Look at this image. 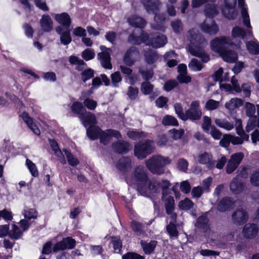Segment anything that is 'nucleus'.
I'll return each instance as SVG.
<instances>
[{
	"instance_id": "nucleus-1",
	"label": "nucleus",
	"mask_w": 259,
	"mask_h": 259,
	"mask_svg": "<svg viewBox=\"0 0 259 259\" xmlns=\"http://www.w3.org/2000/svg\"><path fill=\"white\" fill-rule=\"evenodd\" d=\"M126 183L130 185H135L140 194L145 197H151L159 191L158 186L161 180H149L146 170L142 166H138L134 170V175L125 178Z\"/></svg>"
},
{
	"instance_id": "nucleus-2",
	"label": "nucleus",
	"mask_w": 259,
	"mask_h": 259,
	"mask_svg": "<svg viewBox=\"0 0 259 259\" xmlns=\"http://www.w3.org/2000/svg\"><path fill=\"white\" fill-rule=\"evenodd\" d=\"M246 31L238 27H234L232 30V37L226 36H221L216 37L210 42V47L211 50L219 55L226 49L229 46H232L235 45L233 39L236 38H240L242 39H248L253 37L252 27H246Z\"/></svg>"
},
{
	"instance_id": "nucleus-3",
	"label": "nucleus",
	"mask_w": 259,
	"mask_h": 259,
	"mask_svg": "<svg viewBox=\"0 0 259 259\" xmlns=\"http://www.w3.org/2000/svg\"><path fill=\"white\" fill-rule=\"evenodd\" d=\"M188 44L187 50L193 56L201 58L202 62H207L210 58L209 55L205 53L204 48L207 46L206 39L196 29H191L187 33Z\"/></svg>"
},
{
	"instance_id": "nucleus-4",
	"label": "nucleus",
	"mask_w": 259,
	"mask_h": 259,
	"mask_svg": "<svg viewBox=\"0 0 259 259\" xmlns=\"http://www.w3.org/2000/svg\"><path fill=\"white\" fill-rule=\"evenodd\" d=\"M138 34L137 31L129 36L128 41L134 45H139L144 43L146 45L150 46L153 48H158L163 47L167 42V39L165 35L162 34L157 33L151 34L150 35L144 32L142 30H138Z\"/></svg>"
},
{
	"instance_id": "nucleus-5",
	"label": "nucleus",
	"mask_w": 259,
	"mask_h": 259,
	"mask_svg": "<svg viewBox=\"0 0 259 259\" xmlns=\"http://www.w3.org/2000/svg\"><path fill=\"white\" fill-rule=\"evenodd\" d=\"M88 137L92 140L100 138V141L104 145H106L111 140L112 137L116 139L121 138V135L118 131L114 130H107L102 131L96 126H90L87 130Z\"/></svg>"
},
{
	"instance_id": "nucleus-6",
	"label": "nucleus",
	"mask_w": 259,
	"mask_h": 259,
	"mask_svg": "<svg viewBox=\"0 0 259 259\" xmlns=\"http://www.w3.org/2000/svg\"><path fill=\"white\" fill-rule=\"evenodd\" d=\"M170 159L167 157L155 155L145 161L148 169L153 174L161 175L164 171V167L170 164Z\"/></svg>"
},
{
	"instance_id": "nucleus-7",
	"label": "nucleus",
	"mask_w": 259,
	"mask_h": 259,
	"mask_svg": "<svg viewBox=\"0 0 259 259\" xmlns=\"http://www.w3.org/2000/svg\"><path fill=\"white\" fill-rule=\"evenodd\" d=\"M145 9L148 13L155 14L154 21L156 24H153L152 27L157 30H163L162 23L165 20V17L164 14H157L156 11L158 9L160 3L158 1H153L152 0H142L141 2Z\"/></svg>"
},
{
	"instance_id": "nucleus-8",
	"label": "nucleus",
	"mask_w": 259,
	"mask_h": 259,
	"mask_svg": "<svg viewBox=\"0 0 259 259\" xmlns=\"http://www.w3.org/2000/svg\"><path fill=\"white\" fill-rule=\"evenodd\" d=\"M170 186L169 182L166 180H161L160 185L158 186L159 188L158 192L150 198L156 197L159 194L160 191H162V200L164 202L165 207L166 213H171L175 208V200L174 197L171 196H167V192L169 187Z\"/></svg>"
},
{
	"instance_id": "nucleus-9",
	"label": "nucleus",
	"mask_w": 259,
	"mask_h": 259,
	"mask_svg": "<svg viewBox=\"0 0 259 259\" xmlns=\"http://www.w3.org/2000/svg\"><path fill=\"white\" fill-rule=\"evenodd\" d=\"M153 142L147 141L143 144H138L135 146V155L139 159L145 158L153 150Z\"/></svg>"
},
{
	"instance_id": "nucleus-10",
	"label": "nucleus",
	"mask_w": 259,
	"mask_h": 259,
	"mask_svg": "<svg viewBox=\"0 0 259 259\" xmlns=\"http://www.w3.org/2000/svg\"><path fill=\"white\" fill-rule=\"evenodd\" d=\"M101 52L98 54V58L102 66L106 69H111L112 68L111 63V50L107 48L104 46L100 47Z\"/></svg>"
},
{
	"instance_id": "nucleus-11",
	"label": "nucleus",
	"mask_w": 259,
	"mask_h": 259,
	"mask_svg": "<svg viewBox=\"0 0 259 259\" xmlns=\"http://www.w3.org/2000/svg\"><path fill=\"white\" fill-rule=\"evenodd\" d=\"M245 128L247 132L254 130L251 134V140L253 143L259 141V117L254 116L250 117Z\"/></svg>"
},
{
	"instance_id": "nucleus-12",
	"label": "nucleus",
	"mask_w": 259,
	"mask_h": 259,
	"mask_svg": "<svg viewBox=\"0 0 259 259\" xmlns=\"http://www.w3.org/2000/svg\"><path fill=\"white\" fill-rule=\"evenodd\" d=\"M202 112L200 108L199 102L193 101L190 105V108L186 111L185 120L189 119L191 120H197L200 119Z\"/></svg>"
},
{
	"instance_id": "nucleus-13",
	"label": "nucleus",
	"mask_w": 259,
	"mask_h": 259,
	"mask_svg": "<svg viewBox=\"0 0 259 259\" xmlns=\"http://www.w3.org/2000/svg\"><path fill=\"white\" fill-rule=\"evenodd\" d=\"M224 7L222 8L223 14L229 19H235L238 15L235 9L236 0H224Z\"/></svg>"
},
{
	"instance_id": "nucleus-14",
	"label": "nucleus",
	"mask_w": 259,
	"mask_h": 259,
	"mask_svg": "<svg viewBox=\"0 0 259 259\" xmlns=\"http://www.w3.org/2000/svg\"><path fill=\"white\" fill-rule=\"evenodd\" d=\"M244 154L241 152L233 154L231 158L228 161L226 172L228 174H231L233 172L238 166L240 163L243 158Z\"/></svg>"
},
{
	"instance_id": "nucleus-15",
	"label": "nucleus",
	"mask_w": 259,
	"mask_h": 259,
	"mask_svg": "<svg viewBox=\"0 0 259 259\" xmlns=\"http://www.w3.org/2000/svg\"><path fill=\"white\" fill-rule=\"evenodd\" d=\"M139 58V52L136 47H133L126 52L123 60L125 64L132 66Z\"/></svg>"
},
{
	"instance_id": "nucleus-16",
	"label": "nucleus",
	"mask_w": 259,
	"mask_h": 259,
	"mask_svg": "<svg viewBox=\"0 0 259 259\" xmlns=\"http://www.w3.org/2000/svg\"><path fill=\"white\" fill-rule=\"evenodd\" d=\"M75 245V241L71 237H67L64 238L61 241L56 243L54 247L53 250L57 252L59 250H63L66 249H72Z\"/></svg>"
},
{
	"instance_id": "nucleus-17",
	"label": "nucleus",
	"mask_w": 259,
	"mask_h": 259,
	"mask_svg": "<svg viewBox=\"0 0 259 259\" xmlns=\"http://www.w3.org/2000/svg\"><path fill=\"white\" fill-rule=\"evenodd\" d=\"M202 31L210 35L216 34L219 31V27L216 23L212 20H205L200 25Z\"/></svg>"
},
{
	"instance_id": "nucleus-18",
	"label": "nucleus",
	"mask_w": 259,
	"mask_h": 259,
	"mask_svg": "<svg viewBox=\"0 0 259 259\" xmlns=\"http://www.w3.org/2000/svg\"><path fill=\"white\" fill-rule=\"evenodd\" d=\"M195 226L196 228L200 229L201 231L205 233L206 235H209L210 234V229L206 215H203L199 217Z\"/></svg>"
},
{
	"instance_id": "nucleus-19",
	"label": "nucleus",
	"mask_w": 259,
	"mask_h": 259,
	"mask_svg": "<svg viewBox=\"0 0 259 259\" xmlns=\"http://www.w3.org/2000/svg\"><path fill=\"white\" fill-rule=\"evenodd\" d=\"M258 232V228L254 224H247L242 230L243 236L246 238H254Z\"/></svg>"
},
{
	"instance_id": "nucleus-20",
	"label": "nucleus",
	"mask_w": 259,
	"mask_h": 259,
	"mask_svg": "<svg viewBox=\"0 0 259 259\" xmlns=\"http://www.w3.org/2000/svg\"><path fill=\"white\" fill-rule=\"evenodd\" d=\"M232 217L234 224L240 225L247 221L248 215L244 209H238L232 214Z\"/></svg>"
},
{
	"instance_id": "nucleus-21",
	"label": "nucleus",
	"mask_w": 259,
	"mask_h": 259,
	"mask_svg": "<svg viewBox=\"0 0 259 259\" xmlns=\"http://www.w3.org/2000/svg\"><path fill=\"white\" fill-rule=\"evenodd\" d=\"M55 20L61 25L58 27H62L64 29H69L71 23V20L69 15L66 13H62L60 14H56Z\"/></svg>"
},
{
	"instance_id": "nucleus-22",
	"label": "nucleus",
	"mask_w": 259,
	"mask_h": 259,
	"mask_svg": "<svg viewBox=\"0 0 259 259\" xmlns=\"http://www.w3.org/2000/svg\"><path fill=\"white\" fill-rule=\"evenodd\" d=\"M56 31L60 35V41L62 44L68 45L71 42L72 39L70 28L64 29L62 27H57Z\"/></svg>"
},
{
	"instance_id": "nucleus-23",
	"label": "nucleus",
	"mask_w": 259,
	"mask_h": 259,
	"mask_svg": "<svg viewBox=\"0 0 259 259\" xmlns=\"http://www.w3.org/2000/svg\"><path fill=\"white\" fill-rule=\"evenodd\" d=\"M243 100L240 98H234L226 102L225 107L228 110L230 114H232L234 111L243 105Z\"/></svg>"
},
{
	"instance_id": "nucleus-24",
	"label": "nucleus",
	"mask_w": 259,
	"mask_h": 259,
	"mask_svg": "<svg viewBox=\"0 0 259 259\" xmlns=\"http://www.w3.org/2000/svg\"><path fill=\"white\" fill-rule=\"evenodd\" d=\"M41 29L45 32H50L53 28V22L51 17L48 14H44L40 20Z\"/></svg>"
},
{
	"instance_id": "nucleus-25",
	"label": "nucleus",
	"mask_w": 259,
	"mask_h": 259,
	"mask_svg": "<svg viewBox=\"0 0 259 259\" xmlns=\"http://www.w3.org/2000/svg\"><path fill=\"white\" fill-rule=\"evenodd\" d=\"M238 6L241 9V15L244 25L246 27H249L251 28V25L250 22V18L249 15L247 13V8L246 5L245 4L244 0H238Z\"/></svg>"
},
{
	"instance_id": "nucleus-26",
	"label": "nucleus",
	"mask_w": 259,
	"mask_h": 259,
	"mask_svg": "<svg viewBox=\"0 0 259 259\" xmlns=\"http://www.w3.org/2000/svg\"><path fill=\"white\" fill-rule=\"evenodd\" d=\"M112 148L118 153H123L132 149V146L125 141H119L112 145Z\"/></svg>"
},
{
	"instance_id": "nucleus-27",
	"label": "nucleus",
	"mask_w": 259,
	"mask_h": 259,
	"mask_svg": "<svg viewBox=\"0 0 259 259\" xmlns=\"http://www.w3.org/2000/svg\"><path fill=\"white\" fill-rule=\"evenodd\" d=\"M23 120L26 123L28 127L36 135H39L40 131L37 127L36 124L33 122L32 118L26 112H23L21 115Z\"/></svg>"
},
{
	"instance_id": "nucleus-28",
	"label": "nucleus",
	"mask_w": 259,
	"mask_h": 259,
	"mask_svg": "<svg viewBox=\"0 0 259 259\" xmlns=\"http://www.w3.org/2000/svg\"><path fill=\"white\" fill-rule=\"evenodd\" d=\"M81 120L84 126L91 125L96 123L95 115L90 112L85 111L80 117Z\"/></svg>"
},
{
	"instance_id": "nucleus-29",
	"label": "nucleus",
	"mask_w": 259,
	"mask_h": 259,
	"mask_svg": "<svg viewBox=\"0 0 259 259\" xmlns=\"http://www.w3.org/2000/svg\"><path fill=\"white\" fill-rule=\"evenodd\" d=\"M220 55L223 60L228 63H234L237 60L238 55L237 53L232 50L226 49Z\"/></svg>"
},
{
	"instance_id": "nucleus-30",
	"label": "nucleus",
	"mask_w": 259,
	"mask_h": 259,
	"mask_svg": "<svg viewBox=\"0 0 259 259\" xmlns=\"http://www.w3.org/2000/svg\"><path fill=\"white\" fill-rule=\"evenodd\" d=\"M234 206V202L230 197H225L221 200L218 204V209L220 211L229 210Z\"/></svg>"
},
{
	"instance_id": "nucleus-31",
	"label": "nucleus",
	"mask_w": 259,
	"mask_h": 259,
	"mask_svg": "<svg viewBox=\"0 0 259 259\" xmlns=\"http://www.w3.org/2000/svg\"><path fill=\"white\" fill-rule=\"evenodd\" d=\"M127 21L130 25L135 27L144 28L146 25L145 20L136 15H133L128 18Z\"/></svg>"
},
{
	"instance_id": "nucleus-32",
	"label": "nucleus",
	"mask_w": 259,
	"mask_h": 259,
	"mask_svg": "<svg viewBox=\"0 0 259 259\" xmlns=\"http://www.w3.org/2000/svg\"><path fill=\"white\" fill-rule=\"evenodd\" d=\"M49 143L54 154L58 157V160L60 162L63 164H65V159L63 156L62 152L60 150L56 141L54 140H49Z\"/></svg>"
},
{
	"instance_id": "nucleus-33",
	"label": "nucleus",
	"mask_w": 259,
	"mask_h": 259,
	"mask_svg": "<svg viewBox=\"0 0 259 259\" xmlns=\"http://www.w3.org/2000/svg\"><path fill=\"white\" fill-rule=\"evenodd\" d=\"M198 161L202 164H206L208 167L213 165L212 156L210 153L204 152L199 154L198 156Z\"/></svg>"
},
{
	"instance_id": "nucleus-34",
	"label": "nucleus",
	"mask_w": 259,
	"mask_h": 259,
	"mask_svg": "<svg viewBox=\"0 0 259 259\" xmlns=\"http://www.w3.org/2000/svg\"><path fill=\"white\" fill-rule=\"evenodd\" d=\"M132 161L127 157H122L119 160L116 164L117 168L122 171H127L131 167Z\"/></svg>"
},
{
	"instance_id": "nucleus-35",
	"label": "nucleus",
	"mask_w": 259,
	"mask_h": 259,
	"mask_svg": "<svg viewBox=\"0 0 259 259\" xmlns=\"http://www.w3.org/2000/svg\"><path fill=\"white\" fill-rule=\"evenodd\" d=\"M214 122L215 124L220 128L225 129L227 131H231L234 128V124L226 119L215 118Z\"/></svg>"
},
{
	"instance_id": "nucleus-36",
	"label": "nucleus",
	"mask_w": 259,
	"mask_h": 259,
	"mask_svg": "<svg viewBox=\"0 0 259 259\" xmlns=\"http://www.w3.org/2000/svg\"><path fill=\"white\" fill-rule=\"evenodd\" d=\"M204 12L207 17H213L219 12L218 9L213 3H207L205 6Z\"/></svg>"
},
{
	"instance_id": "nucleus-37",
	"label": "nucleus",
	"mask_w": 259,
	"mask_h": 259,
	"mask_svg": "<svg viewBox=\"0 0 259 259\" xmlns=\"http://www.w3.org/2000/svg\"><path fill=\"white\" fill-rule=\"evenodd\" d=\"M230 190L235 194H238L242 192L244 188L242 182L238 181L237 178H234L230 185Z\"/></svg>"
},
{
	"instance_id": "nucleus-38",
	"label": "nucleus",
	"mask_w": 259,
	"mask_h": 259,
	"mask_svg": "<svg viewBox=\"0 0 259 259\" xmlns=\"http://www.w3.org/2000/svg\"><path fill=\"white\" fill-rule=\"evenodd\" d=\"M246 47L248 52L254 55L259 54V43L255 38L246 42Z\"/></svg>"
},
{
	"instance_id": "nucleus-39",
	"label": "nucleus",
	"mask_w": 259,
	"mask_h": 259,
	"mask_svg": "<svg viewBox=\"0 0 259 259\" xmlns=\"http://www.w3.org/2000/svg\"><path fill=\"white\" fill-rule=\"evenodd\" d=\"M141 244L145 253L146 254H150L154 251L157 245V242L155 240H152L149 242L141 241Z\"/></svg>"
},
{
	"instance_id": "nucleus-40",
	"label": "nucleus",
	"mask_w": 259,
	"mask_h": 259,
	"mask_svg": "<svg viewBox=\"0 0 259 259\" xmlns=\"http://www.w3.org/2000/svg\"><path fill=\"white\" fill-rule=\"evenodd\" d=\"M240 137L230 135L231 143L233 145H241L244 141L249 139V135L243 133V134L238 135Z\"/></svg>"
},
{
	"instance_id": "nucleus-41",
	"label": "nucleus",
	"mask_w": 259,
	"mask_h": 259,
	"mask_svg": "<svg viewBox=\"0 0 259 259\" xmlns=\"http://www.w3.org/2000/svg\"><path fill=\"white\" fill-rule=\"evenodd\" d=\"M71 111L79 115V117L86 111L83 107L82 104L81 102L75 101L74 102L71 106Z\"/></svg>"
},
{
	"instance_id": "nucleus-42",
	"label": "nucleus",
	"mask_w": 259,
	"mask_h": 259,
	"mask_svg": "<svg viewBox=\"0 0 259 259\" xmlns=\"http://www.w3.org/2000/svg\"><path fill=\"white\" fill-rule=\"evenodd\" d=\"M128 137L134 140H138L147 136V134L138 131H130L127 133Z\"/></svg>"
},
{
	"instance_id": "nucleus-43",
	"label": "nucleus",
	"mask_w": 259,
	"mask_h": 259,
	"mask_svg": "<svg viewBox=\"0 0 259 259\" xmlns=\"http://www.w3.org/2000/svg\"><path fill=\"white\" fill-rule=\"evenodd\" d=\"M166 231L170 239H176L178 237L179 232L177 229L175 224L169 223L166 226Z\"/></svg>"
},
{
	"instance_id": "nucleus-44",
	"label": "nucleus",
	"mask_w": 259,
	"mask_h": 259,
	"mask_svg": "<svg viewBox=\"0 0 259 259\" xmlns=\"http://www.w3.org/2000/svg\"><path fill=\"white\" fill-rule=\"evenodd\" d=\"M146 61L148 64H152L158 59L157 55L156 52L152 50H149L145 52L144 54Z\"/></svg>"
},
{
	"instance_id": "nucleus-45",
	"label": "nucleus",
	"mask_w": 259,
	"mask_h": 259,
	"mask_svg": "<svg viewBox=\"0 0 259 259\" xmlns=\"http://www.w3.org/2000/svg\"><path fill=\"white\" fill-rule=\"evenodd\" d=\"M22 213L24 215V218L27 220L35 219L37 215L35 209L28 208L27 207H25L24 208Z\"/></svg>"
},
{
	"instance_id": "nucleus-46",
	"label": "nucleus",
	"mask_w": 259,
	"mask_h": 259,
	"mask_svg": "<svg viewBox=\"0 0 259 259\" xmlns=\"http://www.w3.org/2000/svg\"><path fill=\"white\" fill-rule=\"evenodd\" d=\"M154 86L150 82L145 81L141 84V91L146 95H150L153 92Z\"/></svg>"
},
{
	"instance_id": "nucleus-47",
	"label": "nucleus",
	"mask_w": 259,
	"mask_h": 259,
	"mask_svg": "<svg viewBox=\"0 0 259 259\" xmlns=\"http://www.w3.org/2000/svg\"><path fill=\"white\" fill-rule=\"evenodd\" d=\"M9 236L14 239H18L22 236V233L18 226L13 225L12 229L9 232Z\"/></svg>"
},
{
	"instance_id": "nucleus-48",
	"label": "nucleus",
	"mask_w": 259,
	"mask_h": 259,
	"mask_svg": "<svg viewBox=\"0 0 259 259\" xmlns=\"http://www.w3.org/2000/svg\"><path fill=\"white\" fill-rule=\"evenodd\" d=\"M189 68L193 71L201 70L203 68V65L196 59L193 58L189 64Z\"/></svg>"
},
{
	"instance_id": "nucleus-49",
	"label": "nucleus",
	"mask_w": 259,
	"mask_h": 259,
	"mask_svg": "<svg viewBox=\"0 0 259 259\" xmlns=\"http://www.w3.org/2000/svg\"><path fill=\"white\" fill-rule=\"evenodd\" d=\"M162 124L164 125H178L177 120L172 116L166 115L163 117L162 120Z\"/></svg>"
},
{
	"instance_id": "nucleus-50",
	"label": "nucleus",
	"mask_w": 259,
	"mask_h": 259,
	"mask_svg": "<svg viewBox=\"0 0 259 259\" xmlns=\"http://www.w3.org/2000/svg\"><path fill=\"white\" fill-rule=\"evenodd\" d=\"M26 165L32 176L34 177L38 176V171L36 165L34 163L30 160L27 159L26 160Z\"/></svg>"
},
{
	"instance_id": "nucleus-51",
	"label": "nucleus",
	"mask_w": 259,
	"mask_h": 259,
	"mask_svg": "<svg viewBox=\"0 0 259 259\" xmlns=\"http://www.w3.org/2000/svg\"><path fill=\"white\" fill-rule=\"evenodd\" d=\"M220 102L213 99H209L205 103V108L207 110H214L220 106Z\"/></svg>"
},
{
	"instance_id": "nucleus-52",
	"label": "nucleus",
	"mask_w": 259,
	"mask_h": 259,
	"mask_svg": "<svg viewBox=\"0 0 259 259\" xmlns=\"http://www.w3.org/2000/svg\"><path fill=\"white\" fill-rule=\"evenodd\" d=\"M193 202L188 198H186L184 200L181 201L179 203V207L180 209L183 210H189L193 206Z\"/></svg>"
},
{
	"instance_id": "nucleus-53",
	"label": "nucleus",
	"mask_w": 259,
	"mask_h": 259,
	"mask_svg": "<svg viewBox=\"0 0 259 259\" xmlns=\"http://www.w3.org/2000/svg\"><path fill=\"white\" fill-rule=\"evenodd\" d=\"M111 242L115 253H120L122 247L121 240L118 237H113L111 238Z\"/></svg>"
},
{
	"instance_id": "nucleus-54",
	"label": "nucleus",
	"mask_w": 259,
	"mask_h": 259,
	"mask_svg": "<svg viewBox=\"0 0 259 259\" xmlns=\"http://www.w3.org/2000/svg\"><path fill=\"white\" fill-rule=\"evenodd\" d=\"M64 152L66 156L68 162L70 165L75 166L78 164L79 161L78 159L74 157L69 151L66 149H64Z\"/></svg>"
},
{
	"instance_id": "nucleus-55",
	"label": "nucleus",
	"mask_w": 259,
	"mask_h": 259,
	"mask_svg": "<svg viewBox=\"0 0 259 259\" xmlns=\"http://www.w3.org/2000/svg\"><path fill=\"white\" fill-rule=\"evenodd\" d=\"M94 75V70L92 69H88L84 70L81 73V79L83 82L90 79L93 77Z\"/></svg>"
},
{
	"instance_id": "nucleus-56",
	"label": "nucleus",
	"mask_w": 259,
	"mask_h": 259,
	"mask_svg": "<svg viewBox=\"0 0 259 259\" xmlns=\"http://www.w3.org/2000/svg\"><path fill=\"white\" fill-rule=\"evenodd\" d=\"M112 83L115 87H118V83L121 81L122 77L119 71L115 72L111 74Z\"/></svg>"
},
{
	"instance_id": "nucleus-57",
	"label": "nucleus",
	"mask_w": 259,
	"mask_h": 259,
	"mask_svg": "<svg viewBox=\"0 0 259 259\" xmlns=\"http://www.w3.org/2000/svg\"><path fill=\"white\" fill-rule=\"evenodd\" d=\"M203 123L202 125V128L205 132L209 133L210 130L213 126L211 125V119L210 117L205 116L203 117Z\"/></svg>"
},
{
	"instance_id": "nucleus-58",
	"label": "nucleus",
	"mask_w": 259,
	"mask_h": 259,
	"mask_svg": "<svg viewBox=\"0 0 259 259\" xmlns=\"http://www.w3.org/2000/svg\"><path fill=\"white\" fill-rule=\"evenodd\" d=\"M250 181L252 185L259 186V170H255L251 174Z\"/></svg>"
},
{
	"instance_id": "nucleus-59",
	"label": "nucleus",
	"mask_w": 259,
	"mask_h": 259,
	"mask_svg": "<svg viewBox=\"0 0 259 259\" xmlns=\"http://www.w3.org/2000/svg\"><path fill=\"white\" fill-rule=\"evenodd\" d=\"M139 90L137 88L130 87L128 88L127 95L131 100H135L138 95Z\"/></svg>"
},
{
	"instance_id": "nucleus-60",
	"label": "nucleus",
	"mask_w": 259,
	"mask_h": 259,
	"mask_svg": "<svg viewBox=\"0 0 259 259\" xmlns=\"http://www.w3.org/2000/svg\"><path fill=\"white\" fill-rule=\"evenodd\" d=\"M83 104L88 109L91 110H94L97 106V103L96 101L89 98L85 99L83 102Z\"/></svg>"
},
{
	"instance_id": "nucleus-61",
	"label": "nucleus",
	"mask_w": 259,
	"mask_h": 259,
	"mask_svg": "<svg viewBox=\"0 0 259 259\" xmlns=\"http://www.w3.org/2000/svg\"><path fill=\"white\" fill-rule=\"evenodd\" d=\"M81 56L85 61H89L94 58L95 53L93 50L87 49L82 52Z\"/></svg>"
},
{
	"instance_id": "nucleus-62",
	"label": "nucleus",
	"mask_w": 259,
	"mask_h": 259,
	"mask_svg": "<svg viewBox=\"0 0 259 259\" xmlns=\"http://www.w3.org/2000/svg\"><path fill=\"white\" fill-rule=\"evenodd\" d=\"M33 2L36 6L40 10L47 12L48 11L49 9L47 6L46 2L44 0H33Z\"/></svg>"
},
{
	"instance_id": "nucleus-63",
	"label": "nucleus",
	"mask_w": 259,
	"mask_h": 259,
	"mask_svg": "<svg viewBox=\"0 0 259 259\" xmlns=\"http://www.w3.org/2000/svg\"><path fill=\"white\" fill-rule=\"evenodd\" d=\"M169 132L171 135V137L174 139L178 140L181 138L184 134V131L182 129L176 130L174 128L170 130Z\"/></svg>"
},
{
	"instance_id": "nucleus-64",
	"label": "nucleus",
	"mask_w": 259,
	"mask_h": 259,
	"mask_svg": "<svg viewBox=\"0 0 259 259\" xmlns=\"http://www.w3.org/2000/svg\"><path fill=\"white\" fill-rule=\"evenodd\" d=\"M188 162L187 160L182 158L178 160L177 167L180 170L186 172L188 169Z\"/></svg>"
}]
</instances>
